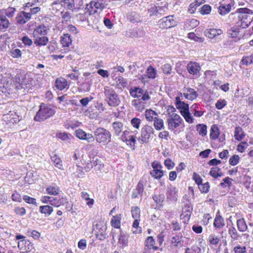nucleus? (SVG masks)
I'll use <instances>...</instances> for the list:
<instances>
[{
    "label": "nucleus",
    "mask_w": 253,
    "mask_h": 253,
    "mask_svg": "<svg viewBox=\"0 0 253 253\" xmlns=\"http://www.w3.org/2000/svg\"><path fill=\"white\" fill-rule=\"evenodd\" d=\"M100 162V161L97 159L95 160L93 159L92 161L90 162L91 164H92V168L94 167L95 170H100L103 168L102 165Z\"/></svg>",
    "instance_id": "nucleus-60"
},
{
    "label": "nucleus",
    "mask_w": 253,
    "mask_h": 253,
    "mask_svg": "<svg viewBox=\"0 0 253 253\" xmlns=\"http://www.w3.org/2000/svg\"><path fill=\"white\" fill-rule=\"evenodd\" d=\"M62 0H55L51 4V12L53 14H56L60 12L63 8V5Z\"/></svg>",
    "instance_id": "nucleus-20"
},
{
    "label": "nucleus",
    "mask_w": 253,
    "mask_h": 253,
    "mask_svg": "<svg viewBox=\"0 0 253 253\" xmlns=\"http://www.w3.org/2000/svg\"><path fill=\"white\" fill-rule=\"evenodd\" d=\"M130 131L127 130H124L122 132V134L121 135L120 139L123 142H127L128 141L127 138L130 136L129 134Z\"/></svg>",
    "instance_id": "nucleus-59"
},
{
    "label": "nucleus",
    "mask_w": 253,
    "mask_h": 253,
    "mask_svg": "<svg viewBox=\"0 0 253 253\" xmlns=\"http://www.w3.org/2000/svg\"><path fill=\"white\" fill-rule=\"evenodd\" d=\"M55 113V110L51 105L42 103L40 108L34 117V120L42 122L50 118Z\"/></svg>",
    "instance_id": "nucleus-2"
},
{
    "label": "nucleus",
    "mask_w": 253,
    "mask_h": 253,
    "mask_svg": "<svg viewBox=\"0 0 253 253\" xmlns=\"http://www.w3.org/2000/svg\"><path fill=\"white\" fill-rule=\"evenodd\" d=\"M127 19L132 23L141 22L140 15L134 11L129 13L127 15Z\"/></svg>",
    "instance_id": "nucleus-27"
},
{
    "label": "nucleus",
    "mask_w": 253,
    "mask_h": 253,
    "mask_svg": "<svg viewBox=\"0 0 253 253\" xmlns=\"http://www.w3.org/2000/svg\"><path fill=\"white\" fill-rule=\"evenodd\" d=\"M144 190V186L141 181H139L136 187L132 192L131 197L135 199L138 197V195L141 194Z\"/></svg>",
    "instance_id": "nucleus-26"
},
{
    "label": "nucleus",
    "mask_w": 253,
    "mask_h": 253,
    "mask_svg": "<svg viewBox=\"0 0 253 253\" xmlns=\"http://www.w3.org/2000/svg\"><path fill=\"white\" fill-rule=\"evenodd\" d=\"M207 126L204 124H198L197 125V129L200 135L205 136L207 134Z\"/></svg>",
    "instance_id": "nucleus-53"
},
{
    "label": "nucleus",
    "mask_w": 253,
    "mask_h": 253,
    "mask_svg": "<svg viewBox=\"0 0 253 253\" xmlns=\"http://www.w3.org/2000/svg\"><path fill=\"white\" fill-rule=\"evenodd\" d=\"M64 8L77 12L83 4V0H62Z\"/></svg>",
    "instance_id": "nucleus-10"
},
{
    "label": "nucleus",
    "mask_w": 253,
    "mask_h": 253,
    "mask_svg": "<svg viewBox=\"0 0 253 253\" xmlns=\"http://www.w3.org/2000/svg\"><path fill=\"white\" fill-rule=\"evenodd\" d=\"M199 188L202 193H206L209 191L210 184L208 182H207L204 184L201 183L199 185Z\"/></svg>",
    "instance_id": "nucleus-62"
},
{
    "label": "nucleus",
    "mask_w": 253,
    "mask_h": 253,
    "mask_svg": "<svg viewBox=\"0 0 253 253\" xmlns=\"http://www.w3.org/2000/svg\"><path fill=\"white\" fill-rule=\"evenodd\" d=\"M253 12L247 8H241L237 10L235 13H231L229 18L237 27H232L228 31L232 38H237V41L244 38L245 35L238 27L244 29L249 26L251 22V15Z\"/></svg>",
    "instance_id": "nucleus-1"
},
{
    "label": "nucleus",
    "mask_w": 253,
    "mask_h": 253,
    "mask_svg": "<svg viewBox=\"0 0 253 253\" xmlns=\"http://www.w3.org/2000/svg\"><path fill=\"white\" fill-rule=\"evenodd\" d=\"M168 10L167 4H165L163 6L154 5L148 9V13L150 17L155 16L160 17L165 15Z\"/></svg>",
    "instance_id": "nucleus-9"
},
{
    "label": "nucleus",
    "mask_w": 253,
    "mask_h": 253,
    "mask_svg": "<svg viewBox=\"0 0 253 253\" xmlns=\"http://www.w3.org/2000/svg\"><path fill=\"white\" fill-rule=\"evenodd\" d=\"M153 199L154 200L155 202L156 203V204H159L160 205L162 206V203L164 202L165 200V196L163 194H155L153 196Z\"/></svg>",
    "instance_id": "nucleus-49"
},
{
    "label": "nucleus",
    "mask_w": 253,
    "mask_h": 253,
    "mask_svg": "<svg viewBox=\"0 0 253 253\" xmlns=\"http://www.w3.org/2000/svg\"><path fill=\"white\" fill-rule=\"evenodd\" d=\"M243 64L249 65L253 62V54L249 56H244L241 60Z\"/></svg>",
    "instance_id": "nucleus-54"
},
{
    "label": "nucleus",
    "mask_w": 253,
    "mask_h": 253,
    "mask_svg": "<svg viewBox=\"0 0 253 253\" xmlns=\"http://www.w3.org/2000/svg\"><path fill=\"white\" fill-rule=\"evenodd\" d=\"M233 5L232 0H223L220 3L218 12L221 15H224L230 12Z\"/></svg>",
    "instance_id": "nucleus-11"
},
{
    "label": "nucleus",
    "mask_w": 253,
    "mask_h": 253,
    "mask_svg": "<svg viewBox=\"0 0 253 253\" xmlns=\"http://www.w3.org/2000/svg\"><path fill=\"white\" fill-rule=\"evenodd\" d=\"M233 251L234 253H247L246 248L245 246L242 247L240 245L235 247Z\"/></svg>",
    "instance_id": "nucleus-64"
},
{
    "label": "nucleus",
    "mask_w": 253,
    "mask_h": 253,
    "mask_svg": "<svg viewBox=\"0 0 253 253\" xmlns=\"http://www.w3.org/2000/svg\"><path fill=\"white\" fill-rule=\"evenodd\" d=\"M51 161L54 163L55 166L59 169H63L62 161L57 155H54L51 157Z\"/></svg>",
    "instance_id": "nucleus-45"
},
{
    "label": "nucleus",
    "mask_w": 253,
    "mask_h": 253,
    "mask_svg": "<svg viewBox=\"0 0 253 253\" xmlns=\"http://www.w3.org/2000/svg\"><path fill=\"white\" fill-rule=\"evenodd\" d=\"M183 122V119L178 114H172L167 120L168 128L171 130L179 127Z\"/></svg>",
    "instance_id": "nucleus-6"
},
{
    "label": "nucleus",
    "mask_w": 253,
    "mask_h": 253,
    "mask_svg": "<svg viewBox=\"0 0 253 253\" xmlns=\"http://www.w3.org/2000/svg\"><path fill=\"white\" fill-rule=\"evenodd\" d=\"M199 24V22L195 19L188 20L185 23L186 28L190 29L196 27Z\"/></svg>",
    "instance_id": "nucleus-44"
},
{
    "label": "nucleus",
    "mask_w": 253,
    "mask_h": 253,
    "mask_svg": "<svg viewBox=\"0 0 253 253\" xmlns=\"http://www.w3.org/2000/svg\"><path fill=\"white\" fill-rule=\"evenodd\" d=\"M9 25V21L6 18L5 16L2 14H0V29L5 30L7 29Z\"/></svg>",
    "instance_id": "nucleus-34"
},
{
    "label": "nucleus",
    "mask_w": 253,
    "mask_h": 253,
    "mask_svg": "<svg viewBox=\"0 0 253 253\" xmlns=\"http://www.w3.org/2000/svg\"><path fill=\"white\" fill-rule=\"evenodd\" d=\"M141 123V120L137 118H133L131 119L130 123L133 127L138 129L140 126V125Z\"/></svg>",
    "instance_id": "nucleus-61"
},
{
    "label": "nucleus",
    "mask_w": 253,
    "mask_h": 253,
    "mask_svg": "<svg viewBox=\"0 0 253 253\" xmlns=\"http://www.w3.org/2000/svg\"><path fill=\"white\" fill-rule=\"evenodd\" d=\"M201 249L197 246H193L185 249V253H201Z\"/></svg>",
    "instance_id": "nucleus-55"
},
{
    "label": "nucleus",
    "mask_w": 253,
    "mask_h": 253,
    "mask_svg": "<svg viewBox=\"0 0 253 253\" xmlns=\"http://www.w3.org/2000/svg\"><path fill=\"white\" fill-rule=\"evenodd\" d=\"M209 174L211 176L215 178H217L218 177L222 176V173L221 169L218 167L212 168L209 172Z\"/></svg>",
    "instance_id": "nucleus-41"
},
{
    "label": "nucleus",
    "mask_w": 253,
    "mask_h": 253,
    "mask_svg": "<svg viewBox=\"0 0 253 253\" xmlns=\"http://www.w3.org/2000/svg\"><path fill=\"white\" fill-rule=\"evenodd\" d=\"M94 139L99 143L106 144L110 141L111 138V132L103 127H98L94 132Z\"/></svg>",
    "instance_id": "nucleus-4"
},
{
    "label": "nucleus",
    "mask_w": 253,
    "mask_h": 253,
    "mask_svg": "<svg viewBox=\"0 0 253 253\" xmlns=\"http://www.w3.org/2000/svg\"><path fill=\"white\" fill-rule=\"evenodd\" d=\"M159 25L162 28H168L174 26L176 22L173 19V15H169L161 19L158 21Z\"/></svg>",
    "instance_id": "nucleus-14"
},
{
    "label": "nucleus",
    "mask_w": 253,
    "mask_h": 253,
    "mask_svg": "<svg viewBox=\"0 0 253 253\" xmlns=\"http://www.w3.org/2000/svg\"><path fill=\"white\" fill-rule=\"evenodd\" d=\"M132 216L134 219H139L140 217V209L138 207H132L131 208Z\"/></svg>",
    "instance_id": "nucleus-56"
},
{
    "label": "nucleus",
    "mask_w": 253,
    "mask_h": 253,
    "mask_svg": "<svg viewBox=\"0 0 253 253\" xmlns=\"http://www.w3.org/2000/svg\"><path fill=\"white\" fill-rule=\"evenodd\" d=\"M139 219H135L132 224V228L134 230H132V232L134 234L140 233L142 231L141 227L139 226Z\"/></svg>",
    "instance_id": "nucleus-50"
},
{
    "label": "nucleus",
    "mask_w": 253,
    "mask_h": 253,
    "mask_svg": "<svg viewBox=\"0 0 253 253\" xmlns=\"http://www.w3.org/2000/svg\"><path fill=\"white\" fill-rule=\"evenodd\" d=\"M40 211L42 213L44 214L46 216H48L53 212V209L52 207L48 205L42 206L40 207Z\"/></svg>",
    "instance_id": "nucleus-39"
},
{
    "label": "nucleus",
    "mask_w": 253,
    "mask_h": 253,
    "mask_svg": "<svg viewBox=\"0 0 253 253\" xmlns=\"http://www.w3.org/2000/svg\"><path fill=\"white\" fill-rule=\"evenodd\" d=\"M47 28L43 25H40L37 27L33 31V36H46Z\"/></svg>",
    "instance_id": "nucleus-25"
},
{
    "label": "nucleus",
    "mask_w": 253,
    "mask_h": 253,
    "mask_svg": "<svg viewBox=\"0 0 253 253\" xmlns=\"http://www.w3.org/2000/svg\"><path fill=\"white\" fill-rule=\"evenodd\" d=\"M31 18V13L21 11L19 12L16 17L19 24H24Z\"/></svg>",
    "instance_id": "nucleus-17"
},
{
    "label": "nucleus",
    "mask_w": 253,
    "mask_h": 253,
    "mask_svg": "<svg viewBox=\"0 0 253 253\" xmlns=\"http://www.w3.org/2000/svg\"><path fill=\"white\" fill-rule=\"evenodd\" d=\"M154 133L153 128L150 126L145 125L141 129L140 136L138 138L139 143L143 144L149 142L150 139L153 138Z\"/></svg>",
    "instance_id": "nucleus-5"
},
{
    "label": "nucleus",
    "mask_w": 253,
    "mask_h": 253,
    "mask_svg": "<svg viewBox=\"0 0 253 253\" xmlns=\"http://www.w3.org/2000/svg\"><path fill=\"white\" fill-rule=\"evenodd\" d=\"M146 73L150 79H154L156 78L157 72L156 70L152 66H149L146 70Z\"/></svg>",
    "instance_id": "nucleus-52"
},
{
    "label": "nucleus",
    "mask_w": 253,
    "mask_h": 253,
    "mask_svg": "<svg viewBox=\"0 0 253 253\" xmlns=\"http://www.w3.org/2000/svg\"><path fill=\"white\" fill-rule=\"evenodd\" d=\"M50 205L55 207H59L60 206L68 204V201L66 197L60 196L58 197H51Z\"/></svg>",
    "instance_id": "nucleus-16"
},
{
    "label": "nucleus",
    "mask_w": 253,
    "mask_h": 253,
    "mask_svg": "<svg viewBox=\"0 0 253 253\" xmlns=\"http://www.w3.org/2000/svg\"><path fill=\"white\" fill-rule=\"evenodd\" d=\"M219 135V129L216 125H213L210 129V137L212 140H215Z\"/></svg>",
    "instance_id": "nucleus-37"
},
{
    "label": "nucleus",
    "mask_w": 253,
    "mask_h": 253,
    "mask_svg": "<svg viewBox=\"0 0 253 253\" xmlns=\"http://www.w3.org/2000/svg\"><path fill=\"white\" fill-rule=\"evenodd\" d=\"M225 225L224 218L220 215H216L214 218L213 226L216 228H221Z\"/></svg>",
    "instance_id": "nucleus-32"
},
{
    "label": "nucleus",
    "mask_w": 253,
    "mask_h": 253,
    "mask_svg": "<svg viewBox=\"0 0 253 253\" xmlns=\"http://www.w3.org/2000/svg\"><path fill=\"white\" fill-rule=\"evenodd\" d=\"M121 214H117L113 216L111 220V225L115 228L119 229L121 226Z\"/></svg>",
    "instance_id": "nucleus-31"
},
{
    "label": "nucleus",
    "mask_w": 253,
    "mask_h": 253,
    "mask_svg": "<svg viewBox=\"0 0 253 253\" xmlns=\"http://www.w3.org/2000/svg\"><path fill=\"white\" fill-rule=\"evenodd\" d=\"M128 238V236L121 230L119 238V243L122 245V247H125L127 246Z\"/></svg>",
    "instance_id": "nucleus-33"
},
{
    "label": "nucleus",
    "mask_w": 253,
    "mask_h": 253,
    "mask_svg": "<svg viewBox=\"0 0 253 253\" xmlns=\"http://www.w3.org/2000/svg\"><path fill=\"white\" fill-rule=\"evenodd\" d=\"M222 33V31L220 29L212 28L207 29L204 31L205 36L210 39H213L217 36L220 35Z\"/></svg>",
    "instance_id": "nucleus-23"
},
{
    "label": "nucleus",
    "mask_w": 253,
    "mask_h": 253,
    "mask_svg": "<svg viewBox=\"0 0 253 253\" xmlns=\"http://www.w3.org/2000/svg\"><path fill=\"white\" fill-rule=\"evenodd\" d=\"M151 175L155 179H160L164 175V171L162 169H153L150 172Z\"/></svg>",
    "instance_id": "nucleus-48"
},
{
    "label": "nucleus",
    "mask_w": 253,
    "mask_h": 253,
    "mask_svg": "<svg viewBox=\"0 0 253 253\" xmlns=\"http://www.w3.org/2000/svg\"><path fill=\"white\" fill-rule=\"evenodd\" d=\"M112 132L116 136H120L125 129L124 124L119 121H116L112 124Z\"/></svg>",
    "instance_id": "nucleus-19"
},
{
    "label": "nucleus",
    "mask_w": 253,
    "mask_h": 253,
    "mask_svg": "<svg viewBox=\"0 0 253 253\" xmlns=\"http://www.w3.org/2000/svg\"><path fill=\"white\" fill-rule=\"evenodd\" d=\"M61 42L64 47H69L72 43V40L69 34H64L62 37Z\"/></svg>",
    "instance_id": "nucleus-43"
},
{
    "label": "nucleus",
    "mask_w": 253,
    "mask_h": 253,
    "mask_svg": "<svg viewBox=\"0 0 253 253\" xmlns=\"http://www.w3.org/2000/svg\"><path fill=\"white\" fill-rule=\"evenodd\" d=\"M145 116L148 121L152 122L155 119V117H157L158 114L155 111L149 109L146 110Z\"/></svg>",
    "instance_id": "nucleus-36"
},
{
    "label": "nucleus",
    "mask_w": 253,
    "mask_h": 253,
    "mask_svg": "<svg viewBox=\"0 0 253 253\" xmlns=\"http://www.w3.org/2000/svg\"><path fill=\"white\" fill-rule=\"evenodd\" d=\"M183 95L186 99L190 100H193L196 99L198 95L197 92L195 90V89L191 88H188L187 91L186 92H184Z\"/></svg>",
    "instance_id": "nucleus-29"
},
{
    "label": "nucleus",
    "mask_w": 253,
    "mask_h": 253,
    "mask_svg": "<svg viewBox=\"0 0 253 253\" xmlns=\"http://www.w3.org/2000/svg\"><path fill=\"white\" fill-rule=\"evenodd\" d=\"M154 121V126L157 130H160L164 128V121L162 119L155 117Z\"/></svg>",
    "instance_id": "nucleus-42"
},
{
    "label": "nucleus",
    "mask_w": 253,
    "mask_h": 253,
    "mask_svg": "<svg viewBox=\"0 0 253 253\" xmlns=\"http://www.w3.org/2000/svg\"><path fill=\"white\" fill-rule=\"evenodd\" d=\"M181 114L184 117L186 122L189 124H192L193 123L194 119L190 113L189 110L183 112H181Z\"/></svg>",
    "instance_id": "nucleus-51"
},
{
    "label": "nucleus",
    "mask_w": 253,
    "mask_h": 253,
    "mask_svg": "<svg viewBox=\"0 0 253 253\" xmlns=\"http://www.w3.org/2000/svg\"><path fill=\"white\" fill-rule=\"evenodd\" d=\"M87 6L89 8H93L94 7L96 9H100L102 10L105 8V6L103 3H100L96 1H91Z\"/></svg>",
    "instance_id": "nucleus-47"
},
{
    "label": "nucleus",
    "mask_w": 253,
    "mask_h": 253,
    "mask_svg": "<svg viewBox=\"0 0 253 253\" xmlns=\"http://www.w3.org/2000/svg\"><path fill=\"white\" fill-rule=\"evenodd\" d=\"M147 101L142 100V98L134 99L131 102V105L135 108V110L142 112L145 108Z\"/></svg>",
    "instance_id": "nucleus-18"
},
{
    "label": "nucleus",
    "mask_w": 253,
    "mask_h": 253,
    "mask_svg": "<svg viewBox=\"0 0 253 253\" xmlns=\"http://www.w3.org/2000/svg\"><path fill=\"white\" fill-rule=\"evenodd\" d=\"M130 94L134 98H142L144 101H148L151 98L147 91L138 87L131 88L130 90Z\"/></svg>",
    "instance_id": "nucleus-8"
},
{
    "label": "nucleus",
    "mask_w": 253,
    "mask_h": 253,
    "mask_svg": "<svg viewBox=\"0 0 253 253\" xmlns=\"http://www.w3.org/2000/svg\"><path fill=\"white\" fill-rule=\"evenodd\" d=\"M220 241V239L219 237L217 235H215L214 234H211L209 235L208 238V242L209 243L213 246H214L216 247L218 244L219 243Z\"/></svg>",
    "instance_id": "nucleus-35"
},
{
    "label": "nucleus",
    "mask_w": 253,
    "mask_h": 253,
    "mask_svg": "<svg viewBox=\"0 0 253 253\" xmlns=\"http://www.w3.org/2000/svg\"><path fill=\"white\" fill-rule=\"evenodd\" d=\"M192 210L193 208L190 204H186L182 208V212L181 214V217L183 216L187 217L188 219H189Z\"/></svg>",
    "instance_id": "nucleus-30"
},
{
    "label": "nucleus",
    "mask_w": 253,
    "mask_h": 253,
    "mask_svg": "<svg viewBox=\"0 0 253 253\" xmlns=\"http://www.w3.org/2000/svg\"><path fill=\"white\" fill-rule=\"evenodd\" d=\"M175 105L176 108L180 110V114L181 112L189 110V105L183 101H181L179 96H177L175 98Z\"/></svg>",
    "instance_id": "nucleus-22"
},
{
    "label": "nucleus",
    "mask_w": 253,
    "mask_h": 253,
    "mask_svg": "<svg viewBox=\"0 0 253 253\" xmlns=\"http://www.w3.org/2000/svg\"><path fill=\"white\" fill-rule=\"evenodd\" d=\"M187 69L189 74L192 75L194 78H197L200 75L201 67L199 63L190 61L187 65Z\"/></svg>",
    "instance_id": "nucleus-12"
},
{
    "label": "nucleus",
    "mask_w": 253,
    "mask_h": 253,
    "mask_svg": "<svg viewBox=\"0 0 253 253\" xmlns=\"http://www.w3.org/2000/svg\"><path fill=\"white\" fill-rule=\"evenodd\" d=\"M34 43L36 46H44L48 42V38L46 36H33Z\"/></svg>",
    "instance_id": "nucleus-21"
},
{
    "label": "nucleus",
    "mask_w": 253,
    "mask_h": 253,
    "mask_svg": "<svg viewBox=\"0 0 253 253\" xmlns=\"http://www.w3.org/2000/svg\"><path fill=\"white\" fill-rule=\"evenodd\" d=\"M211 10V6L209 4H205L201 8L200 13L203 15L210 14Z\"/></svg>",
    "instance_id": "nucleus-57"
},
{
    "label": "nucleus",
    "mask_w": 253,
    "mask_h": 253,
    "mask_svg": "<svg viewBox=\"0 0 253 253\" xmlns=\"http://www.w3.org/2000/svg\"><path fill=\"white\" fill-rule=\"evenodd\" d=\"M167 199L172 203H175L178 199V189L174 186L168 187L166 192Z\"/></svg>",
    "instance_id": "nucleus-13"
},
{
    "label": "nucleus",
    "mask_w": 253,
    "mask_h": 253,
    "mask_svg": "<svg viewBox=\"0 0 253 253\" xmlns=\"http://www.w3.org/2000/svg\"><path fill=\"white\" fill-rule=\"evenodd\" d=\"M226 228L231 243L238 241L241 236L246 238L249 237V235L247 233L242 234V235L239 234L233 224L230 226L227 225Z\"/></svg>",
    "instance_id": "nucleus-7"
},
{
    "label": "nucleus",
    "mask_w": 253,
    "mask_h": 253,
    "mask_svg": "<svg viewBox=\"0 0 253 253\" xmlns=\"http://www.w3.org/2000/svg\"><path fill=\"white\" fill-rule=\"evenodd\" d=\"M46 191L49 195H56L59 193L60 190L57 186H50L46 188Z\"/></svg>",
    "instance_id": "nucleus-46"
},
{
    "label": "nucleus",
    "mask_w": 253,
    "mask_h": 253,
    "mask_svg": "<svg viewBox=\"0 0 253 253\" xmlns=\"http://www.w3.org/2000/svg\"><path fill=\"white\" fill-rule=\"evenodd\" d=\"M245 134L241 127L238 126L235 128L234 137L236 140L240 141L245 137Z\"/></svg>",
    "instance_id": "nucleus-40"
},
{
    "label": "nucleus",
    "mask_w": 253,
    "mask_h": 253,
    "mask_svg": "<svg viewBox=\"0 0 253 253\" xmlns=\"http://www.w3.org/2000/svg\"><path fill=\"white\" fill-rule=\"evenodd\" d=\"M155 243V241L152 236L148 237L145 241V246L149 248L153 247Z\"/></svg>",
    "instance_id": "nucleus-63"
},
{
    "label": "nucleus",
    "mask_w": 253,
    "mask_h": 253,
    "mask_svg": "<svg viewBox=\"0 0 253 253\" xmlns=\"http://www.w3.org/2000/svg\"><path fill=\"white\" fill-rule=\"evenodd\" d=\"M76 137L81 140L87 141L88 142H92L94 140L93 136L91 133H86L81 129H78L75 131Z\"/></svg>",
    "instance_id": "nucleus-15"
},
{
    "label": "nucleus",
    "mask_w": 253,
    "mask_h": 253,
    "mask_svg": "<svg viewBox=\"0 0 253 253\" xmlns=\"http://www.w3.org/2000/svg\"><path fill=\"white\" fill-rule=\"evenodd\" d=\"M240 157L237 155H233L229 160V163L231 166H236L239 162Z\"/></svg>",
    "instance_id": "nucleus-58"
},
{
    "label": "nucleus",
    "mask_w": 253,
    "mask_h": 253,
    "mask_svg": "<svg viewBox=\"0 0 253 253\" xmlns=\"http://www.w3.org/2000/svg\"><path fill=\"white\" fill-rule=\"evenodd\" d=\"M237 227L238 230L241 232H244L248 229V226L244 218H240L237 220Z\"/></svg>",
    "instance_id": "nucleus-28"
},
{
    "label": "nucleus",
    "mask_w": 253,
    "mask_h": 253,
    "mask_svg": "<svg viewBox=\"0 0 253 253\" xmlns=\"http://www.w3.org/2000/svg\"><path fill=\"white\" fill-rule=\"evenodd\" d=\"M16 9L12 7H9L6 9L0 10V13L2 14H4L8 18H12L13 17Z\"/></svg>",
    "instance_id": "nucleus-38"
},
{
    "label": "nucleus",
    "mask_w": 253,
    "mask_h": 253,
    "mask_svg": "<svg viewBox=\"0 0 253 253\" xmlns=\"http://www.w3.org/2000/svg\"><path fill=\"white\" fill-rule=\"evenodd\" d=\"M54 85L57 89L60 90L68 88V83L66 80L61 77L56 79Z\"/></svg>",
    "instance_id": "nucleus-24"
},
{
    "label": "nucleus",
    "mask_w": 253,
    "mask_h": 253,
    "mask_svg": "<svg viewBox=\"0 0 253 253\" xmlns=\"http://www.w3.org/2000/svg\"><path fill=\"white\" fill-rule=\"evenodd\" d=\"M104 90L105 97V100L108 105L112 107L118 106L121 102V100L115 89L111 86H106L104 87Z\"/></svg>",
    "instance_id": "nucleus-3"
}]
</instances>
